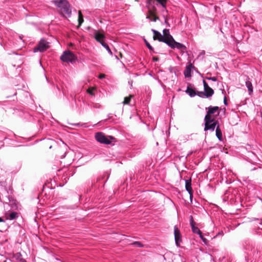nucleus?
<instances>
[{"instance_id":"obj_1","label":"nucleus","mask_w":262,"mask_h":262,"mask_svg":"<svg viewBox=\"0 0 262 262\" xmlns=\"http://www.w3.org/2000/svg\"><path fill=\"white\" fill-rule=\"evenodd\" d=\"M57 7L58 12L63 16L71 17L72 10L70 5L67 0H53L52 1Z\"/></svg>"},{"instance_id":"obj_2","label":"nucleus","mask_w":262,"mask_h":262,"mask_svg":"<svg viewBox=\"0 0 262 262\" xmlns=\"http://www.w3.org/2000/svg\"><path fill=\"white\" fill-rule=\"evenodd\" d=\"M95 138L98 142L106 145L111 144L112 140L115 139V138L113 136H106L101 132H98L96 133Z\"/></svg>"},{"instance_id":"obj_3","label":"nucleus","mask_w":262,"mask_h":262,"mask_svg":"<svg viewBox=\"0 0 262 262\" xmlns=\"http://www.w3.org/2000/svg\"><path fill=\"white\" fill-rule=\"evenodd\" d=\"M60 59L63 62L73 63L77 60V57L72 52L65 51L60 56Z\"/></svg>"},{"instance_id":"obj_4","label":"nucleus","mask_w":262,"mask_h":262,"mask_svg":"<svg viewBox=\"0 0 262 262\" xmlns=\"http://www.w3.org/2000/svg\"><path fill=\"white\" fill-rule=\"evenodd\" d=\"M50 47L49 42L45 39L41 38L39 41L37 46L33 49V52H43L46 51Z\"/></svg>"},{"instance_id":"obj_5","label":"nucleus","mask_w":262,"mask_h":262,"mask_svg":"<svg viewBox=\"0 0 262 262\" xmlns=\"http://www.w3.org/2000/svg\"><path fill=\"white\" fill-rule=\"evenodd\" d=\"M170 38L172 40L170 41H168L166 45H167L171 49H177L180 50L182 53L186 52L187 48L184 45L177 42L173 37H170Z\"/></svg>"},{"instance_id":"obj_6","label":"nucleus","mask_w":262,"mask_h":262,"mask_svg":"<svg viewBox=\"0 0 262 262\" xmlns=\"http://www.w3.org/2000/svg\"><path fill=\"white\" fill-rule=\"evenodd\" d=\"M151 31L154 33L153 38L154 40H158L159 41L163 42L167 44L168 40H166L165 38H164V36H162L160 32L154 29H152Z\"/></svg>"},{"instance_id":"obj_7","label":"nucleus","mask_w":262,"mask_h":262,"mask_svg":"<svg viewBox=\"0 0 262 262\" xmlns=\"http://www.w3.org/2000/svg\"><path fill=\"white\" fill-rule=\"evenodd\" d=\"M174 235L176 244L179 246L182 242L181 234L177 226L174 227Z\"/></svg>"},{"instance_id":"obj_8","label":"nucleus","mask_w":262,"mask_h":262,"mask_svg":"<svg viewBox=\"0 0 262 262\" xmlns=\"http://www.w3.org/2000/svg\"><path fill=\"white\" fill-rule=\"evenodd\" d=\"M190 224L193 233L198 234L199 235L202 233V232L200 231L199 228L195 226V223L192 215L190 216Z\"/></svg>"},{"instance_id":"obj_9","label":"nucleus","mask_w":262,"mask_h":262,"mask_svg":"<svg viewBox=\"0 0 262 262\" xmlns=\"http://www.w3.org/2000/svg\"><path fill=\"white\" fill-rule=\"evenodd\" d=\"M94 38L101 45V43L104 42L103 39L105 38V35L99 32H96L94 33Z\"/></svg>"},{"instance_id":"obj_10","label":"nucleus","mask_w":262,"mask_h":262,"mask_svg":"<svg viewBox=\"0 0 262 262\" xmlns=\"http://www.w3.org/2000/svg\"><path fill=\"white\" fill-rule=\"evenodd\" d=\"M185 188L190 195V199L192 197L193 191L191 187V180H185Z\"/></svg>"},{"instance_id":"obj_11","label":"nucleus","mask_w":262,"mask_h":262,"mask_svg":"<svg viewBox=\"0 0 262 262\" xmlns=\"http://www.w3.org/2000/svg\"><path fill=\"white\" fill-rule=\"evenodd\" d=\"M194 67L191 63H189L186 67L184 74L186 77H189L191 76V69Z\"/></svg>"},{"instance_id":"obj_12","label":"nucleus","mask_w":262,"mask_h":262,"mask_svg":"<svg viewBox=\"0 0 262 262\" xmlns=\"http://www.w3.org/2000/svg\"><path fill=\"white\" fill-rule=\"evenodd\" d=\"M218 124L217 121L214 120L210 124H207L205 126L204 130H211L213 131Z\"/></svg>"},{"instance_id":"obj_13","label":"nucleus","mask_w":262,"mask_h":262,"mask_svg":"<svg viewBox=\"0 0 262 262\" xmlns=\"http://www.w3.org/2000/svg\"><path fill=\"white\" fill-rule=\"evenodd\" d=\"M246 85L248 90L249 95H251L253 93V86L250 80V78L247 77L246 81Z\"/></svg>"},{"instance_id":"obj_14","label":"nucleus","mask_w":262,"mask_h":262,"mask_svg":"<svg viewBox=\"0 0 262 262\" xmlns=\"http://www.w3.org/2000/svg\"><path fill=\"white\" fill-rule=\"evenodd\" d=\"M163 35H162V36H164V38H165V39L167 40H168V41H170L172 39L171 38H170L171 37H173L169 33V29H165L163 30Z\"/></svg>"},{"instance_id":"obj_15","label":"nucleus","mask_w":262,"mask_h":262,"mask_svg":"<svg viewBox=\"0 0 262 262\" xmlns=\"http://www.w3.org/2000/svg\"><path fill=\"white\" fill-rule=\"evenodd\" d=\"M186 93L189 95V96L191 97H193L196 95V91L193 89L192 88L188 86L186 90L185 91Z\"/></svg>"},{"instance_id":"obj_16","label":"nucleus","mask_w":262,"mask_h":262,"mask_svg":"<svg viewBox=\"0 0 262 262\" xmlns=\"http://www.w3.org/2000/svg\"><path fill=\"white\" fill-rule=\"evenodd\" d=\"M216 136L218 138L220 141H222L223 139V135L222 131L220 129L219 125H218L216 127L215 130Z\"/></svg>"},{"instance_id":"obj_17","label":"nucleus","mask_w":262,"mask_h":262,"mask_svg":"<svg viewBox=\"0 0 262 262\" xmlns=\"http://www.w3.org/2000/svg\"><path fill=\"white\" fill-rule=\"evenodd\" d=\"M18 217V213L16 212H12L6 216L7 220H13Z\"/></svg>"},{"instance_id":"obj_18","label":"nucleus","mask_w":262,"mask_h":262,"mask_svg":"<svg viewBox=\"0 0 262 262\" xmlns=\"http://www.w3.org/2000/svg\"><path fill=\"white\" fill-rule=\"evenodd\" d=\"M213 94L214 91L210 87L206 90H204V96L207 98L212 96Z\"/></svg>"},{"instance_id":"obj_19","label":"nucleus","mask_w":262,"mask_h":262,"mask_svg":"<svg viewBox=\"0 0 262 262\" xmlns=\"http://www.w3.org/2000/svg\"><path fill=\"white\" fill-rule=\"evenodd\" d=\"M219 107L218 106H210L208 107L207 114L209 115L213 114L215 112L218 111Z\"/></svg>"},{"instance_id":"obj_20","label":"nucleus","mask_w":262,"mask_h":262,"mask_svg":"<svg viewBox=\"0 0 262 262\" xmlns=\"http://www.w3.org/2000/svg\"><path fill=\"white\" fill-rule=\"evenodd\" d=\"M204 120L205 122V126L207 124H210L211 123L213 122V121H214L215 120L211 118L210 115L207 113L205 117Z\"/></svg>"},{"instance_id":"obj_21","label":"nucleus","mask_w":262,"mask_h":262,"mask_svg":"<svg viewBox=\"0 0 262 262\" xmlns=\"http://www.w3.org/2000/svg\"><path fill=\"white\" fill-rule=\"evenodd\" d=\"M14 257L19 262H26V260L22 258V255L20 252H17L14 255Z\"/></svg>"},{"instance_id":"obj_22","label":"nucleus","mask_w":262,"mask_h":262,"mask_svg":"<svg viewBox=\"0 0 262 262\" xmlns=\"http://www.w3.org/2000/svg\"><path fill=\"white\" fill-rule=\"evenodd\" d=\"M78 27H80L82 24L83 23L84 19L83 18V15L82 14L81 11H78Z\"/></svg>"},{"instance_id":"obj_23","label":"nucleus","mask_w":262,"mask_h":262,"mask_svg":"<svg viewBox=\"0 0 262 262\" xmlns=\"http://www.w3.org/2000/svg\"><path fill=\"white\" fill-rule=\"evenodd\" d=\"M101 45L106 49V50L107 51V52H108V53L112 55H113V53L109 47V46L105 42H103V43H101Z\"/></svg>"},{"instance_id":"obj_24","label":"nucleus","mask_w":262,"mask_h":262,"mask_svg":"<svg viewBox=\"0 0 262 262\" xmlns=\"http://www.w3.org/2000/svg\"><path fill=\"white\" fill-rule=\"evenodd\" d=\"M132 97V96L130 95L129 97H126L124 98V100L123 101L124 104H128L129 103L130 101L131 98Z\"/></svg>"},{"instance_id":"obj_25","label":"nucleus","mask_w":262,"mask_h":262,"mask_svg":"<svg viewBox=\"0 0 262 262\" xmlns=\"http://www.w3.org/2000/svg\"><path fill=\"white\" fill-rule=\"evenodd\" d=\"M144 41H145V43L146 44V47L148 48V49L151 51H154V48L152 47V46L150 45V43L146 40V39H144Z\"/></svg>"},{"instance_id":"obj_26","label":"nucleus","mask_w":262,"mask_h":262,"mask_svg":"<svg viewBox=\"0 0 262 262\" xmlns=\"http://www.w3.org/2000/svg\"><path fill=\"white\" fill-rule=\"evenodd\" d=\"M199 237H200V238L202 240V241L204 242V243L205 244H207V243H208V240H207L206 238H205V237L203 236V234H202V233H201V234H200V235H199Z\"/></svg>"},{"instance_id":"obj_27","label":"nucleus","mask_w":262,"mask_h":262,"mask_svg":"<svg viewBox=\"0 0 262 262\" xmlns=\"http://www.w3.org/2000/svg\"><path fill=\"white\" fill-rule=\"evenodd\" d=\"M206 78L208 80H212L213 81H217V78L215 77H207Z\"/></svg>"},{"instance_id":"obj_28","label":"nucleus","mask_w":262,"mask_h":262,"mask_svg":"<svg viewBox=\"0 0 262 262\" xmlns=\"http://www.w3.org/2000/svg\"><path fill=\"white\" fill-rule=\"evenodd\" d=\"M203 86H204V90H206V89H207L208 88H209L208 84L204 80H203Z\"/></svg>"},{"instance_id":"obj_29","label":"nucleus","mask_w":262,"mask_h":262,"mask_svg":"<svg viewBox=\"0 0 262 262\" xmlns=\"http://www.w3.org/2000/svg\"><path fill=\"white\" fill-rule=\"evenodd\" d=\"M196 92V95L200 97H203V96H204V92Z\"/></svg>"},{"instance_id":"obj_30","label":"nucleus","mask_w":262,"mask_h":262,"mask_svg":"<svg viewBox=\"0 0 262 262\" xmlns=\"http://www.w3.org/2000/svg\"><path fill=\"white\" fill-rule=\"evenodd\" d=\"M93 90V88H90L87 90V92L91 95H94Z\"/></svg>"},{"instance_id":"obj_31","label":"nucleus","mask_w":262,"mask_h":262,"mask_svg":"<svg viewBox=\"0 0 262 262\" xmlns=\"http://www.w3.org/2000/svg\"><path fill=\"white\" fill-rule=\"evenodd\" d=\"M134 245H136L137 247H141L143 246V245L139 242H136L134 243Z\"/></svg>"},{"instance_id":"obj_32","label":"nucleus","mask_w":262,"mask_h":262,"mask_svg":"<svg viewBox=\"0 0 262 262\" xmlns=\"http://www.w3.org/2000/svg\"><path fill=\"white\" fill-rule=\"evenodd\" d=\"M158 19H159V17L157 16H154V18L150 20L152 21L156 22Z\"/></svg>"},{"instance_id":"obj_33","label":"nucleus","mask_w":262,"mask_h":262,"mask_svg":"<svg viewBox=\"0 0 262 262\" xmlns=\"http://www.w3.org/2000/svg\"><path fill=\"white\" fill-rule=\"evenodd\" d=\"M105 75L103 74H101L99 75L98 77L99 79H103L105 77Z\"/></svg>"},{"instance_id":"obj_34","label":"nucleus","mask_w":262,"mask_h":262,"mask_svg":"<svg viewBox=\"0 0 262 262\" xmlns=\"http://www.w3.org/2000/svg\"><path fill=\"white\" fill-rule=\"evenodd\" d=\"M152 60L154 61H158L159 60V58L158 57L154 56L152 57Z\"/></svg>"},{"instance_id":"obj_35","label":"nucleus","mask_w":262,"mask_h":262,"mask_svg":"<svg viewBox=\"0 0 262 262\" xmlns=\"http://www.w3.org/2000/svg\"><path fill=\"white\" fill-rule=\"evenodd\" d=\"M164 18H165V21H164L165 24H166L167 26H169V24L168 23L167 18L166 17H165V16H164Z\"/></svg>"},{"instance_id":"obj_36","label":"nucleus","mask_w":262,"mask_h":262,"mask_svg":"<svg viewBox=\"0 0 262 262\" xmlns=\"http://www.w3.org/2000/svg\"><path fill=\"white\" fill-rule=\"evenodd\" d=\"M224 103L225 105H227V100H226V97H224Z\"/></svg>"},{"instance_id":"obj_37","label":"nucleus","mask_w":262,"mask_h":262,"mask_svg":"<svg viewBox=\"0 0 262 262\" xmlns=\"http://www.w3.org/2000/svg\"><path fill=\"white\" fill-rule=\"evenodd\" d=\"M129 84L131 86H132V84H133V81H129L128 82Z\"/></svg>"},{"instance_id":"obj_38","label":"nucleus","mask_w":262,"mask_h":262,"mask_svg":"<svg viewBox=\"0 0 262 262\" xmlns=\"http://www.w3.org/2000/svg\"><path fill=\"white\" fill-rule=\"evenodd\" d=\"M3 222H4V220L1 217H0V223Z\"/></svg>"},{"instance_id":"obj_39","label":"nucleus","mask_w":262,"mask_h":262,"mask_svg":"<svg viewBox=\"0 0 262 262\" xmlns=\"http://www.w3.org/2000/svg\"><path fill=\"white\" fill-rule=\"evenodd\" d=\"M146 18H147V19H150V16H148V15L146 16Z\"/></svg>"},{"instance_id":"obj_40","label":"nucleus","mask_w":262,"mask_h":262,"mask_svg":"<svg viewBox=\"0 0 262 262\" xmlns=\"http://www.w3.org/2000/svg\"><path fill=\"white\" fill-rule=\"evenodd\" d=\"M205 53V52L204 51H203L201 53L202 54H204Z\"/></svg>"},{"instance_id":"obj_41","label":"nucleus","mask_w":262,"mask_h":262,"mask_svg":"<svg viewBox=\"0 0 262 262\" xmlns=\"http://www.w3.org/2000/svg\"><path fill=\"white\" fill-rule=\"evenodd\" d=\"M73 44L72 43H70V46H72Z\"/></svg>"}]
</instances>
